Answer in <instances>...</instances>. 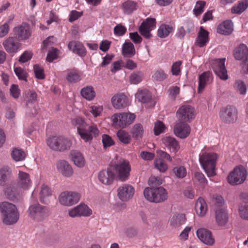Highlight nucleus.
<instances>
[{
  "label": "nucleus",
  "instance_id": "nucleus-23",
  "mask_svg": "<svg viewBox=\"0 0 248 248\" xmlns=\"http://www.w3.org/2000/svg\"><path fill=\"white\" fill-rule=\"evenodd\" d=\"M233 55L235 59L237 60H242V62L248 61V46L244 44H240L239 46L234 50Z\"/></svg>",
  "mask_w": 248,
  "mask_h": 248
},
{
  "label": "nucleus",
  "instance_id": "nucleus-34",
  "mask_svg": "<svg viewBox=\"0 0 248 248\" xmlns=\"http://www.w3.org/2000/svg\"><path fill=\"white\" fill-rule=\"evenodd\" d=\"M207 209V204L205 201L202 198H199L195 203V210L200 216L203 217L206 214Z\"/></svg>",
  "mask_w": 248,
  "mask_h": 248
},
{
  "label": "nucleus",
  "instance_id": "nucleus-63",
  "mask_svg": "<svg viewBox=\"0 0 248 248\" xmlns=\"http://www.w3.org/2000/svg\"><path fill=\"white\" fill-rule=\"evenodd\" d=\"M10 93L12 96L15 98H18L20 94V90L18 85L13 84L10 88Z\"/></svg>",
  "mask_w": 248,
  "mask_h": 248
},
{
  "label": "nucleus",
  "instance_id": "nucleus-42",
  "mask_svg": "<svg viewBox=\"0 0 248 248\" xmlns=\"http://www.w3.org/2000/svg\"><path fill=\"white\" fill-rule=\"evenodd\" d=\"M117 136L119 140L124 144H127L131 141L130 135L124 130H118L117 132Z\"/></svg>",
  "mask_w": 248,
  "mask_h": 248
},
{
  "label": "nucleus",
  "instance_id": "nucleus-43",
  "mask_svg": "<svg viewBox=\"0 0 248 248\" xmlns=\"http://www.w3.org/2000/svg\"><path fill=\"white\" fill-rule=\"evenodd\" d=\"M217 30L218 31H233L232 22L231 20H225L218 25Z\"/></svg>",
  "mask_w": 248,
  "mask_h": 248
},
{
  "label": "nucleus",
  "instance_id": "nucleus-33",
  "mask_svg": "<svg viewBox=\"0 0 248 248\" xmlns=\"http://www.w3.org/2000/svg\"><path fill=\"white\" fill-rule=\"evenodd\" d=\"M156 21L155 18H147L143 21L139 27V31H151L155 28Z\"/></svg>",
  "mask_w": 248,
  "mask_h": 248
},
{
  "label": "nucleus",
  "instance_id": "nucleus-38",
  "mask_svg": "<svg viewBox=\"0 0 248 248\" xmlns=\"http://www.w3.org/2000/svg\"><path fill=\"white\" fill-rule=\"evenodd\" d=\"M136 98L139 102L145 103L151 99V94L148 90H141L139 91L136 94Z\"/></svg>",
  "mask_w": 248,
  "mask_h": 248
},
{
  "label": "nucleus",
  "instance_id": "nucleus-31",
  "mask_svg": "<svg viewBox=\"0 0 248 248\" xmlns=\"http://www.w3.org/2000/svg\"><path fill=\"white\" fill-rule=\"evenodd\" d=\"M248 7V0H241L235 4L231 9L232 14L240 15Z\"/></svg>",
  "mask_w": 248,
  "mask_h": 248
},
{
  "label": "nucleus",
  "instance_id": "nucleus-21",
  "mask_svg": "<svg viewBox=\"0 0 248 248\" xmlns=\"http://www.w3.org/2000/svg\"><path fill=\"white\" fill-rule=\"evenodd\" d=\"M68 49L80 57H84L86 55V48L83 45L76 41H70L68 45Z\"/></svg>",
  "mask_w": 248,
  "mask_h": 248
},
{
  "label": "nucleus",
  "instance_id": "nucleus-4",
  "mask_svg": "<svg viewBox=\"0 0 248 248\" xmlns=\"http://www.w3.org/2000/svg\"><path fill=\"white\" fill-rule=\"evenodd\" d=\"M47 146L55 152H64L70 150L72 142L68 138L62 136H52L46 140Z\"/></svg>",
  "mask_w": 248,
  "mask_h": 248
},
{
  "label": "nucleus",
  "instance_id": "nucleus-7",
  "mask_svg": "<svg viewBox=\"0 0 248 248\" xmlns=\"http://www.w3.org/2000/svg\"><path fill=\"white\" fill-rule=\"evenodd\" d=\"M135 118L136 115L134 113L125 112L115 113L112 116L113 124L122 128L130 125Z\"/></svg>",
  "mask_w": 248,
  "mask_h": 248
},
{
  "label": "nucleus",
  "instance_id": "nucleus-12",
  "mask_svg": "<svg viewBox=\"0 0 248 248\" xmlns=\"http://www.w3.org/2000/svg\"><path fill=\"white\" fill-rule=\"evenodd\" d=\"M225 58L217 59L214 60L211 63L215 73L223 80L228 78L227 70L225 65Z\"/></svg>",
  "mask_w": 248,
  "mask_h": 248
},
{
  "label": "nucleus",
  "instance_id": "nucleus-5",
  "mask_svg": "<svg viewBox=\"0 0 248 248\" xmlns=\"http://www.w3.org/2000/svg\"><path fill=\"white\" fill-rule=\"evenodd\" d=\"M27 213L30 218L35 221L40 222L48 216L49 210L47 206L36 202L31 203L29 206Z\"/></svg>",
  "mask_w": 248,
  "mask_h": 248
},
{
  "label": "nucleus",
  "instance_id": "nucleus-28",
  "mask_svg": "<svg viewBox=\"0 0 248 248\" xmlns=\"http://www.w3.org/2000/svg\"><path fill=\"white\" fill-rule=\"evenodd\" d=\"M12 172L8 166H4L0 169V186H4L11 177Z\"/></svg>",
  "mask_w": 248,
  "mask_h": 248
},
{
  "label": "nucleus",
  "instance_id": "nucleus-19",
  "mask_svg": "<svg viewBox=\"0 0 248 248\" xmlns=\"http://www.w3.org/2000/svg\"><path fill=\"white\" fill-rule=\"evenodd\" d=\"M114 177V173L111 168L100 171L98 175L99 181L106 185H110L113 182Z\"/></svg>",
  "mask_w": 248,
  "mask_h": 248
},
{
  "label": "nucleus",
  "instance_id": "nucleus-17",
  "mask_svg": "<svg viewBox=\"0 0 248 248\" xmlns=\"http://www.w3.org/2000/svg\"><path fill=\"white\" fill-rule=\"evenodd\" d=\"M113 107L116 109H121L129 105L128 99L123 93L114 95L111 98Z\"/></svg>",
  "mask_w": 248,
  "mask_h": 248
},
{
  "label": "nucleus",
  "instance_id": "nucleus-18",
  "mask_svg": "<svg viewBox=\"0 0 248 248\" xmlns=\"http://www.w3.org/2000/svg\"><path fill=\"white\" fill-rule=\"evenodd\" d=\"M196 233L199 239L205 244L212 246L214 244V239L212 237L211 232L209 230L204 228L199 229Z\"/></svg>",
  "mask_w": 248,
  "mask_h": 248
},
{
  "label": "nucleus",
  "instance_id": "nucleus-40",
  "mask_svg": "<svg viewBox=\"0 0 248 248\" xmlns=\"http://www.w3.org/2000/svg\"><path fill=\"white\" fill-rule=\"evenodd\" d=\"M80 93L84 98L89 100H92L95 95V92L92 86L83 88L80 91Z\"/></svg>",
  "mask_w": 248,
  "mask_h": 248
},
{
  "label": "nucleus",
  "instance_id": "nucleus-2",
  "mask_svg": "<svg viewBox=\"0 0 248 248\" xmlns=\"http://www.w3.org/2000/svg\"><path fill=\"white\" fill-rule=\"evenodd\" d=\"M0 211L3 223L7 225L16 223L19 217L16 207L8 202H3L0 204Z\"/></svg>",
  "mask_w": 248,
  "mask_h": 248
},
{
  "label": "nucleus",
  "instance_id": "nucleus-24",
  "mask_svg": "<svg viewBox=\"0 0 248 248\" xmlns=\"http://www.w3.org/2000/svg\"><path fill=\"white\" fill-rule=\"evenodd\" d=\"M216 220L217 224L220 226H223L228 221V216L224 208L217 209L215 211Z\"/></svg>",
  "mask_w": 248,
  "mask_h": 248
},
{
  "label": "nucleus",
  "instance_id": "nucleus-29",
  "mask_svg": "<svg viewBox=\"0 0 248 248\" xmlns=\"http://www.w3.org/2000/svg\"><path fill=\"white\" fill-rule=\"evenodd\" d=\"M186 220V218L184 214H176L170 219V225L172 228H178L185 223Z\"/></svg>",
  "mask_w": 248,
  "mask_h": 248
},
{
  "label": "nucleus",
  "instance_id": "nucleus-30",
  "mask_svg": "<svg viewBox=\"0 0 248 248\" xmlns=\"http://www.w3.org/2000/svg\"><path fill=\"white\" fill-rule=\"evenodd\" d=\"M6 196L10 200L13 201H19L21 198L20 192L14 186H8L5 189Z\"/></svg>",
  "mask_w": 248,
  "mask_h": 248
},
{
  "label": "nucleus",
  "instance_id": "nucleus-36",
  "mask_svg": "<svg viewBox=\"0 0 248 248\" xmlns=\"http://www.w3.org/2000/svg\"><path fill=\"white\" fill-rule=\"evenodd\" d=\"M209 32H199L195 44L200 47L206 46L209 42Z\"/></svg>",
  "mask_w": 248,
  "mask_h": 248
},
{
  "label": "nucleus",
  "instance_id": "nucleus-13",
  "mask_svg": "<svg viewBox=\"0 0 248 248\" xmlns=\"http://www.w3.org/2000/svg\"><path fill=\"white\" fill-rule=\"evenodd\" d=\"M177 117L178 121L189 122L195 117L194 108L190 105H183L177 110Z\"/></svg>",
  "mask_w": 248,
  "mask_h": 248
},
{
  "label": "nucleus",
  "instance_id": "nucleus-6",
  "mask_svg": "<svg viewBox=\"0 0 248 248\" xmlns=\"http://www.w3.org/2000/svg\"><path fill=\"white\" fill-rule=\"evenodd\" d=\"M143 194L148 201L155 203L163 202L168 197L166 190L161 186L147 187L144 190Z\"/></svg>",
  "mask_w": 248,
  "mask_h": 248
},
{
  "label": "nucleus",
  "instance_id": "nucleus-57",
  "mask_svg": "<svg viewBox=\"0 0 248 248\" xmlns=\"http://www.w3.org/2000/svg\"><path fill=\"white\" fill-rule=\"evenodd\" d=\"M102 111V106H93L90 108V111L93 114V115L95 117L99 116Z\"/></svg>",
  "mask_w": 248,
  "mask_h": 248
},
{
  "label": "nucleus",
  "instance_id": "nucleus-15",
  "mask_svg": "<svg viewBox=\"0 0 248 248\" xmlns=\"http://www.w3.org/2000/svg\"><path fill=\"white\" fill-rule=\"evenodd\" d=\"M92 213V211L85 204H80L79 205L69 210L68 214L70 217H89Z\"/></svg>",
  "mask_w": 248,
  "mask_h": 248
},
{
  "label": "nucleus",
  "instance_id": "nucleus-20",
  "mask_svg": "<svg viewBox=\"0 0 248 248\" xmlns=\"http://www.w3.org/2000/svg\"><path fill=\"white\" fill-rule=\"evenodd\" d=\"M3 46L8 53H16L19 48L20 43L16 37H10L5 40Z\"/></svg>",
  "mask_w": 248,
  "mask_h": 248
},
{
  "label": "nucleus",
  "instance_id": "nucleus-46",
  "mask_svg": "<svg viewBox=\"0 0 248 248\" xmlns=\"http://www.w3.org/2000/svg\"><path fill=\"white\" fill-rule=\"evenodd\" d=\"M14 72L19 80L27 81L28 73L25 70L20 67H17L14 68Z\"/></svg>",
  "mask_w": 248,
  "mask_h": 248
},
{
  "label": "nucleus",
  "instance_id": "nucleus-55",
  "mask_svg": "<svg viewBox=\"0 0 248 248\" xmlns=\"http://www.w3.org/2000/svg\"><path fill=\"white\" fill-rule=\"evenodd\" d=\"M164 128L165 125L163 123L160 121H158L155 124L154 128L155 135H159L163 132Z\"/></svg>",
  "mask_w": 248,
  "mask_h": 248
},
{
  "label": "nucleus",
  "instance_id": "nucleus-35",
  "mask_svg": "<svg viewBox=\"0 0 248 248\" xmlns=\"http://www.w3.org/2000/svg\"><path fill=\"white\" fill-rule=\"evenodd\" d=\"M164 143L166 146L172 150V152L176 153L180 149V146L178 141L173 138L167 137L164 139Z\"/></svg>",
  "mask_w": 248,
  "mask_h": 248
},
{
  "label": "nucleus",
  "instance_id": "nucleus-49",
  "mask_svg": "<svg viewBox=\"0 0 248 248\" xmlns=\"http://www.w3.org/2000/svg\"><path fill=\"white\" fill-rule=\"evenodd\" d=\"M154 164L155 168L161 172H165L168 169V165L162 159H156Z\"/></svg>",
  "mask_w": 248,
  "mask_h": 248
},
{
  "label": "nucleus",
  "instance_id": "nucleus-16",
  "mask_svg": "<svg viewBox=\"0 0 248 248\" xmlns=\"http://www.w3.org/2000/svg\"><path fill=\"white\" fill-rule=\"evenodd\" d=\"M178 121L174 127V133L177 137L181 139H185L190 134V127L186 123Z\"/></svg>",
  "mask_w": 248,
  "mask_h": 248
},
{
  "label": "nucleus",
  "instance_id": "nucleus-58",
  "mask_svg": "<svg viewBox=\"0 0 248 248\" xmlns=\"http://www.w3.org/2000/svg\"><path fill=\"white\" fill-rule=\"evenodd\" d=\"M82 15V13L78 12L76 10H72L69 16V21L72 22L77 20L79 17H81Z\"/></svg>",
  "mask_w": 248,
  "mask_h": 248
},
{
  "label": "nucleus",
  "instance_id": "nucleus-14",
  "mask_svg": "<svg viewBox=\"0 0 248 248\" xmlns=\"http://www.w3.org/2000/svg\"><path fill=\"white\" fill-rule=\"evenodd\" d=\"M117 192L119 199L123 202H127L132 198L135 190L131 185L124 184L118 188Z\"/></svg>",
  "mask_w": 248,
  "mask_h": 248
},
{
  "label": "nucleus",
  "instance_id": "nucleus-54",
  "mask_svg": "<svg viewBox=\"0 0 248 248\" xmlns=\"http://www.w3.org/2000/svg\"><path fill=\"white\" fill-rule=\"evenodd\" d=\"M102 142L104 148L106 149L114 144V142L112 138L108 135H104L102 136Z\"/></svg>",
  "mask_w": 248,
  "mask_h": 248
},
{
  "label": "nucleus",
  "instance_id": "nucleus-25",
  "mask_svg": "<svg viewBox=\"0 0 248 248\" xmlns=\"http://www.w3.org/2000/svg\"><path fill=\"white\" fill-rule=\"evenodd\" d=\"M212 78V73L209 72H205L200 75L199 77V85L198 88V93H201L205 86L210 82Z\"/></svg>",
  "mask_w": 248,
  "mask_h": 248
},
{
  "label": "nucleus",
  "instance_id": "nucleus-22",
  "mask_svg": "<svg viewBox=\"0 0 248 248\" xmlns=\"http://www.w3.org/2000/svg\"><path fill=\"white\" fill-rule=\"evenodd\" d=\"M57 168L60 173L66 177H70L73 173L71 166L64 160H60L57 162Z\"/></svg>",
  "mask_w": 248,
  "mask_h": 248
},
{
  "label": "nucleus",
  "instance_id": "nucleus-62",
  "mask_svg": "<svg viewBox=\"0 0 248 248\" xmlns=\"http://www.w3.org/2000/svg\"><path fill=\"white\" fill-rule=\"evenodd\" d=\"M239 213L242 218L248 220V204L242 206L240 208Z\"/></svg>",
  "mask_w": 248,
  "mask_h": 248
},
{
  "label": "nucleus",
  "instance_id": "nucleus-52",
  "mask_svg": "<svg viewBox=\"0 0 248 248\" xmlns=\"http://www.w3.org/2000/svg\"><path fill=\"white\" fill-rule=\"evenodd\" d=\"M33 70L36 78L39 79L45 78L44 69L38 64L34 65Z\"/></svg>",
  "mask_w": 248,
  "mask_h": 248
},
{
  "label": "nucleus",
  "instance_id": "nucleus-51",
  "mask_svg": "<svg viewBox=\"0 0 248 248\" xmlns=\"http://www.w3.org/2000/svg\"><path fill=\"white\" fill-rule=\"evenodd\" d=\"M142 73L140 71L132 74L130 77L131 83L137 84L142 80Z\"/></svg>",
  "mask_w": 248,
  "mask_h": 248
},
{
  "label": "nucleus",
  "instance_id": "nucleus-48",
  "mask_svg": "<svg viewBox=\"0 0 248 248\" xmlns=\"http://www.w3.org/2000/svg\"><path fill=\"white\" fill-rule=\"evenodd\" d=\"M206 2L204 1H198L193 9V13L196 16H198L202 14L204 11V8Z\"/></svg>",
  "mask_w": 248,
  "mask_h": 248
},
{
  "label": "nucleus",
  "instance_id": "nucleus-61",
  "mask_svg": "<svg viewBox=\"0 0 248 248\" xmlns=\"http://www.w3.org/2000/svg\"><path fill=\"white\" fill-rule=\"evenodd\" d=\"M182 64V62L179 61L174 62L171 66V72L173 75L177 76L180 72V66Z\"/></svg>",
  "mask_w": 248,
  "mask_h": 248
},
{
  "label": "nucleus",
  "instance_id": "nucleus-9",
  "mask_svg": "<svg viewBox=\"0 0 248 248\" xmlns=\"http://www.w3.org/2000/svg\"><path fill=\"white\" fill-rule=\"evenodd\" d=\"M238 111L237 108L231 105L222 108L220 111V117L222 122L226 124H232L236 121Z\"/></svg>",
  "mask_w": 248,
  "mask_h": 248
},
{
  "label": "nucleus",
  "instance_id": "nucleus-10",
  "mask_svg": "<svg viewBox=\"0 0 248 248\" xmlns=\"http://www.w3.org/2000/svg\"><path fill=\"white\" fill-rule=\"evenodd\" d=\"M118 177L121 181L127 180L130 175L131 166L128 161L125 159L120 160L114 165Z\"/></svg>",
  "mask_w": 248,
  "mask_h": 248
},
{
  "label": "nucleus",
  "instance_id": "nucleus-8",
  "mask_svg": "<svg viewBox=\"0 0 248 248\" xmlns=\"http://www.w3.org/2000/svg\"><path fill=\"white\" fill-rule=\"evenodd\" d=\"M247 177V170L243 166L235 167L228 176V182L232 185L243 183Z\"/></svg>",
  "mask_w": 248,
  "mask_h": 248
},
{
  "label": "nucleus",
  "instance_id": "nucleus-39",
  "mask_svg": "<svg viewBox=\"0 0 248 248\" xmlns=\"http://www.w3.org/2000/svg\"><path fill=\"white\" fill-rule=\"evenodd\" d=\"M143 132V127L140 124H135L131 131L133 137L136 140L141 139L142 137Z\"/></svg>",
  "mask_w": 248,
  "mask_h": 248
},
{
  "label": "nucleus",
  "instance_id": "nucleus-44",
  "mask_svg": "<svg viewBox=\"0 0 248 248\" xmlns=\"http://www.w3.org/2000/svg\"><path fill=\"white\" fill-rule=\"evenodd\" d=\"M11 156L16 161H20L25 159L26 155L22 150L15 148L11 153Z\"/></svg>",
  "mask_w": 248,
  "mask_h": 248
},
{
  "label": "nucleus",
  "instance_id": "nucleus-59",
  "mask_svg": "<svg viewBox=\"0 0 248 248\" xmlns=\"http://www.w3.org/2000/svg\"><path fill=\"white\" fill-rule=\"evenodd\" d=\"M32 54L31 52L26 51L19 57V61L21 62L24 63L32 58Z\"/></svg>",
  "mask_w": 248,
  "mask_h": 248
},
{
  "label": "nucleus",
  "instance_id": "nucleus-60",
  "mask_svg": "<svg viewBox=\"0 0 248 248\" xmlns=\"http://www.w3.org/2000/svg\"><path fill=\"white\" fill-rule=\"evenodd\" d=\"M129 37L135 44H140L142 40V38L138 33V32H130Z\"/></svg>",
  "mask_w": 248,
  "mask_h": 248
},
{
  "label": "nucleus",
  "instance_id": "nucleus-64",
  "mask_svg": "<svg viewBox=\"0 0 248 248\" xmlns=\"http://www.w3.org/2000/svg\"><path fill=\"white\" fill-rule=\"evenodd\" d=\"M194 177L199 183L202 184H205L207 183V181L205 179L204 175L201 172H196L194 174Z\"/></svg>",
  "mask_w": 248,
  "mask_h": 248
},
{
  "label": "nucleus",
  "instance_id": "nucleus-26",
  "mask_svg": "<svg viewBox=\"0 0 248 248\" xmlns=\"http://www.w3.org/2000/svg\"><path fill=\"white\" fill-rule=\"evenodd\" d=\"M31 183L29 174L19 171L17 183L18 186L24 189H27L31 186Z\"/></svg>",
  "mask_w": 248,
  "mask_h": 248
},
{
  "label": "nucleus",
  "instance_id": "nucleus-56",
  "mask_svg": "<svg viewBox=\"0 0 248 248\" xmlns=\"http://www.w3.org/2000/svg\"><path fill=\"white\" fill-rule=\"evenodd\" d=\"M57 50V48H52L51 50H49L46 58V61L51 62L53 60L57 59L58 58Z\"/></svg>",
  "mask_w": 248,
  "mask_h": 248
},
{
  "label": "nucleus",
  "instance_id": "nucleus-11",
  "mask_svg": "<svg viewBox=\"0 0 248 248\" xmlns=\"http://www.w3.org/2000/svg\"><path fill=\"white\" fill-rule=\"evenodd\" d=\"M80 198V195L78 192L66 191L60 194L59 200L62 205L69 206L78 203Z\"/></svg>",
  "mask_w": 248,
  "mask_h": 248
},
{
  "label": "nucleus",
  "instance_id": "nucleus-27",
  "mask_svg": "<svg viewBox=\"0 0 248 248\" xmlns=\"http://www.w3.org/2000/svg\"><path fill=\"white\" fill-rule=\"evenodd\" d=\"M138 4L137 2L132 0H126L122 5V9L124 14L130 15L137 10Z\"/></svg>",
  "mask_w": 248,
  "mask_h": 248
},
{
  "label": "nucleus",
  "instance_id": "nucleus-32",
  "mask_svg": "<svg viewBox=\"0 0 248 248\" xmlns=\"http://www.w3.org/2000/svg\"><path fill=\"white\" fill-rule=\"evenodd\" d=\"M70 156L74 164L78 167H82L84 165V159L82 155L78 151L72 150Z\"/></svg>",
  "mask_w": 248,
  "mask_h": 248
},
{
  "label": "nucleus",
  "instance_id": "nucleus-50",
  "mask_svg": "<svg viewBox=\"0 0 248 248\" xmlns=\"http://www.w3.org/2000/svg\"><path fill=\"white\" fill-rule=\"evenodd\" d=\"M173 172L175 176L179 178H183L186 176V169L183 167H176L173 168Z\"/></svg>",
  "mask_w": 248,
  "mask_h": 248
},
{
  "label": "nucleus",
  "instance_id": "nucleus-3",
  "mask_svg": "<svg viewBox=\"0 0 248 248\" xmlns=\"http://www.w3.org/2000/svg\"><path fill=\"white\" fill-rule=\"evenodd\" d=\"M218 156L214 153H203L199 155V162L207 175L212 177L216 174V161Z\"/></svg>",
  "mask_w": 248,
  "mask_h": 248
},
{
  "label": "nucleus",
  "instance_id": "nucleus-37",
  "mask_svg": "<svg viewBox=\"0 0 248 248\" xmlns=\"http://www.w3.org/2000/svg\"><path fill=\"white\" fill-rule=\"evenodd\" d=\"M122 53L124 57H131L135 54L133 44L131 42L125 43L122 47Z\"/></svg>",
  "mask_w": 248,
  "mask_h": 248
},
{
  "label": "nucleus",
  "instance_id": "nucleus-45",
  "mask_svg": "<svg viewBox=\"0 0 248 248\" xmlns=\"http://www.w3.org/2000/svg\"><path fill=\"white\" fill-rule=\"evenodd\" d=\"M235 90L241 95H245L247 92V87L245 83L241 80L236 81L234 86Z\"/></svg>",
  "mask_w": 248,
  "mask_h": 248
},
{
  "label": "nucleus",
  "instance_id": "nucleus-53",
  "mask_svg": "<svg viewBox=\"0 0 248 248\" xmlns=\"http://www.w3.org/2000/svg\"><path fill=\"white\" fill-rule=\"evenodd\" d=\"M67 80L70 83H76L80 80V76L75 72H70L66 76Z\"/></svg>",
  "mask_w": 248,
  "mask_h": 248
},
{
  "label": "nucleus",
  "instance_id": "nucleus-47",
  "mask_svg": "<svg viewBox=\"0 0 248 248\" xmlns=\"http://www.w3.org/2000/svg\"><path fill=\"white\" fill-rule=\"evenodd\" d=\"M152 78L155 80L161 81L167 78V75L163 70L159 69L155 72Z\"/></svg>",
  "mask_w": 248,
  "mask_h": 248
},
{
  "label": "nucleus",
  "instance_id": "nucleus-1",
  "mask_svg": "<svg viewBox=\"0 0 248 248\" xmlns=\"http://www.w3.org/2000/svg\"><path fill=\"white\" fill-rule=\"evenodd\" d=\"M73 125L77 126L78 134L81 138L86 142L91 140L93 137L98 135L99 130L96 125L88 126L84 120L80 117L76 118L72 120Z\"/></svg>",
  "mask_w": 248,
  "mask_h": 248
},
{
  "label": "nucleus",
  "instance_id": "nucleus-41",
  "mask_svg": "<svg viewBox=\"0 0 248 248\" xmlns=\"http://www.w3.org/2000/svg\"><path fill=\"white\" fill-rule=\"evenodd\" d=\"M51 195V190L50 188L46 185H43L41 186V189L39 193V198L40 202L42 203H46V198Z\"/></svg>",
  "mask_w": 248,
  "mask_h": 248
}]
</instances>
